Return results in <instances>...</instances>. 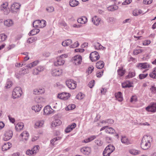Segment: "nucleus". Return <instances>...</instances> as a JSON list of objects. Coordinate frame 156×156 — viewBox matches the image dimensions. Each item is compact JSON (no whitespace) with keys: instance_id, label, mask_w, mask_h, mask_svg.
<instances>
[{"instance_id":"f257e3e1","label":"nucleus","mask_w":156,"mask_h":156,"mask_svg":"<svg viewBox=\"0 0 156 156\" xmlns=\"http://www.w3.org/2000/svg\"><path fill=\"white\" fill-rule=\"evenodd\" d=\"M152 140L151 137L147 135L144 136L141 140L140 147L144 150H146L150 147Z\"/></svg>"},{"instance_id":"f03ea898","label":"nucleus","mask_w":156,"mask_h":156,"mask_svg":"<svg viewBox=\"0 0 156 156\" xmlns=\"http://www.w3.org/2000/svg\"><path fill=\"white\" fill-rule=\"evenodd\" d=\"M115 150V148L113 145H108L105 148L103 152V156H110Z\"/></svg>"},{"instance_id":"7ed1b4c3","label":"nucleus","mask_w":156,"mask_h":156,"mask_svg":"<svg viewBox=\"0 0 156 156\" xmlns=\"http://www.w3.org/2000/svg\"><path fill=\"white\" fill-rule=\"evenodd\" d=\"M22 93L21 88L20 87H16L13 90L12 96L14 98H16L20 97Z\"/></svg>"},{"instance_id":"20e7f679","label":"nucleus","mask_w":156,"mask_h":156,"mask_svg":"<svg viewBox=\"0 0 156 156\" xmlns=\"http://www.w3.org/2000/svg\"><path fill=\"white\" fill-rule=\"evenodd\" d=\"M66 84L67 86L71 89H74L76 86V82L72 80H67L66 81Z\"/></svg>"},{"instance_id":"39448f33","label":"nucleus","mask_w":156,"mask_h":156,"mask_svg":"<svg viewBox=\"0 0 156 156\" xmlns=\"http://www.w3.org/2000/svg\"><path fill=\"white\" fill-rule=\"evenodd\" d=\"M90 58L92 62H94L99 59L100 56L97 51H94L90 54Z\"/></svg>"},{"instance_id":"423d86ee","label":"nucleus","mask_w":156,"mask_h":156,"mask_svg":"<svg viewBox=\"0 0 156 156\" xmlns=\"http://www.w3.org/2000/svg\"><path fill=\"white\" fill-rule=\"evenodd\" d=\"M82 57L80 55H76L72 58V60L74 64L76 65L81 64L82 61Z\"/></svg>"},{"instance_id":"0eeeda50","label":"nucleus","mask_w":156,"mask_h":156,"mask_svg":"<svg viewBox=\"0 0 156 156\" xmlns=\"http://www.w3.org/2000/svg\"><path fill=\"white\" fill-rule=\"evenodd\" d=\"M121 142L126 145H128L132 144V141L125 136H121Z\"/></svg>"},{"instance_id":"6e6552de","label":"nucleus","mask_w":156,"mask_h":156,"mask_svg":"<svg viewBox=\"0 0 156 156\" xmlns=\"http://www.w3.org/2000/svg\"><path fill=\"white\" fill-rule=\"evenodd\" d=\"M70 96V94L69 93L63 92L61 94H58V98L64 100L68 99Z\"/></svg>"},{"instance_id":"1a4fd4ad","label":"nucleus","mask_w":156,"mask_h":156,"mask_svg":"<svg viewBox=\"0 0 156 156\" xmlns=\"http://www.w3.org/2000/svg\"><path fill=\"white\" fill-rule=\"evenodd\" d=\"M147 111L153 112L156 111V102L152 103L150 105L146 108Z\"/></svg>"},{"instance_id":"9d476101","label":"nucleus","mask_w":156,"mask_h":156,"mask_svg":"<svg viewBox=\"0 0 156 156\" xmlns=\"http://www.w3.org/2000/svg\"><path fill=\"white\" fill-rule=\"evenodd\" d=\"M12 136V131L9 130L5 132L4 135L3 139L4 141H7L10 139Z\"/></svg>"},{"instance_id":"9b49d317","label":"nucleus","mask_w":156,"mask_h":156,"mask_svg":"<svg viewBox=\"0 0 156 156\" xmlns=\"http://www.w3.org/2000/svg\"><path fill=\"white\" fill-rule=\"evenodd\" d=\"M21 5L17 3H13L11 5V9L13 13L16 12V10L19 9L20 8Z\"/></svg>"},{"instance_id":"f8f14e48","label":"nucleus","mask_w":156,"mask_h":156,"mask_svg":"<svg viewBox=\"0 0 156 156\" xmlns=\"http://www.w3.org/2000/svg\"><path fill=\"white\" fill-rule=\"evenodd\" d=\"M65 63V61L61 57H58L56 58V60L54 62V65L55 66H58L62 65Z\"/></svg>"},{"instance_id":"ddd939ff","label":"nucleus","mask_w":156,"mask_h":156,"mask_svg":"<svg viewBox=\"0 0 156 156\" xmlns=\"http://www.w3.org/2000/svg\"><path fill=\"white\" fill-rule=\"evenodd\" d=\"M53 112L54 110L48 106L45 107L44 109V114L45 115H49L53 113Z\"/></svg>"},{"instance_id":"4468645a","label":"nucleus","mask_w":156,"mask_h":156,"mask_svg":"<svg viewBox=\"0 0 156 156\" xmlns=\"http://www.w3.org/2000/svg\"><path fill=\"white\" fill-rule=\"evenodd\" d=\"M80 151L84 154L88 155L90 153L91 150L90 148L89 147H84L80 149Z\"/></svg>"},{"instance_id":"2eb2a0df","label":"nucleus","mask_w":156,"mask_h":156,"mask_svg":"<svg viewBox=\"0 0 156 156\" xmlns=\"http://www.w3.org/2000/svg\"><path fill=\"white\" fill-rule=\"evenodd\" d=\"M62 73L61 69H54L52 71L51 74L53 76H60Z\"/></svg>"},{"instance_id":"dca6fc26","label":"nucleus","mask_w":156,"mask_h":156,"mask_svg":"<svg viewBox=\"0 0 156 156\" xmlns=\"http://www.w3.org/2000/svg\"><path fill=\"white\" fill-rule=\"evenodd\" d=\"M76 124L73 123L72 125H69L65 129V132L66 133H69L76 126Z\"/></svg>"},{"instance_id":"f3484780","label":"nucleus","mask_w":156,"mask_h":156,"mask_svg":"<svg viewBox=\"0 0 156 156\" xmlns=\"http://www.w3.org/2000/svg\"><path fill=\"white\" fill-rule=\"evenodd\" d=\"M115 97L116 99L119 101H121L123 100V98L122 95V93L120 92H118L115 94Z\"/></svg>"},{"instance_id":"a211bd4d","label":"nucleus","mask_w":156,"mask_h":156,"mask_svg":"<svg viewBox=\"0 0 156 156\" xmlns=\"http://www.w3.org/2000/svg\"><path fill=\"white\" fill-rule=\"evenodd\" d=\"M100 21L101 19L98 18L96 16H94L92 18V21L94 25L96 26L99 25Z\"/></svg>"},{"instance_id":"6ab92c4d","label":"nucleus","mask_w":156,"mask_h":156,"mask_svg":"<svg viewBox=\"0 0 156 156\" xmlns=\"http://www.w3.org/2000/svg\"><path fill=\"white\" fill-rule=\"evenodd\" d=\"M104 62L102 61H99L96 63V66L98 69H102L104 66Z\"/></svg>"},{"instance_id":"aec40b11","label":"nucleus","mask_w":156,"mask_h":156,"mask_svg":"<svg viewBox=\"0 0 156 156\" xmlns=\"http://www.w3.org/2000/svg\"><path fill=\"white\" fill-rule=\"evenodd\" d=\"M29 136V133L27 131H24L20 135L23 137V141H24V140L25 141H27L28 140Z\"/></svg>"},{"instance_id":"412c9836","label":"nucleus","mask_w":156,"mask_h":156,"mask_svg":"<svg viewBox=\"0 0 156 156\" xmlns=\"http://www.w3.org/2000/svg\"><path fill=\"white\" fill-rule=\"evenodd\" d=\"M77 21L79 23L84 24L87 22V19L86 17L83 16L81 18L78 19Z\"/></svg>"},{"instance_id":"4be33fe9","label":"nucleus","mask_w":156,"mask_h":156,"mask_svg":"<svg viewBox=\"0 0 156 156\" xmlns=\"http://www.w3.org/2000/svg\"><path fill=\"white\" fill-rule=\"evenodd\" d=\"M62 124L61 121L59 119H56L53 121L51 126L52 127H55L59 126Z\"/></svg>"},{"instance_id":"5701e85b","label":"nucleus","mask_w":156,"mask_h":156,"mask_svg":"<svg viewBox=\"0 0 156 156\" xmlns=\"http://www.w3.org/2000/svg\"><path fill=\"white\" fill-rule=\"evenodd\" d=\"M137 67L139 69H146L149 67V65L147 63H140L137 65Z\"/></svg>"},{"instance_id":"b1692460","label":"nucleus","mask_w":156,"mask_h":156,"mask_svg":"<svg viewBox=\"0 0 156 156\" xmlns=\"http://www.w3.org/2000/svg\"><path fill=\"white\" fill-rule=\"evenodd\" d=\"M44 89H35L34 90L33 93L35 95L39 94L44 93Z\"/></svg>"},{"instance_id":"393cba45","label":"nucleus","mask_w":156,"mask_h":156,"mask_svg":"<svg viewBox=\"0 0 156 156\" xmlns=\"http://www.w3.org/2000/svg\"><path fill=\"white\" fill-rule=\"evenodd\" d=\"M69 5L72 7H74L78 5L79 3L76 0H70L69 2Z\"/></svg>"},{"instance_id":"a878e982","label":"nucleus","mask_w":156,"mask_h":156,"mask_svg":"<svg viewBox=\"0 0 156 156\" xmlns=\"http://www.w3.org/2000/svg\"><path fill=\"white\" fill-rule=\"evenodd\" d=\"M11 144L10 143L5 144L2 147V150L5 151L9 149L11 147Z\"/></svg>"},{"instance_id":"bb28decb","label":"nucleus","mask_w":156,"mask_h":156,"mask_svg":"<svg viewBox=\"0 0 156 156\" xmlns=\"http://www.w3.org/2000/svg\"><path fill=\"white\" fill-rule=\"evenodd\" d=\"M40 30L38 29L35 28L31 30L28 34L29 36H33L35 35L38 33Z\"/></svg>"},{"instance_id":"cd10ccee","label":"nucleus","mask_w":156,"mask_h":156,"mask_svg":"<svg viewBox=\"0 0 156 156\" xmlns=\"http://www.w3.org/2000/svg\"><path fill=\"white\" fill-rule=\"evenodd\" d=\"M106 132L109 134H113L115 133V130L112 127H108L106 129Z\"/></svg>"},{"instance_id":"c85d7f7f","label":"nucleus","mask_w":156,"mask_h":156,"mask_svg":"<svg viewBox=\"0 0 156 156\" xmlns=\"http://www.w3.org/2000/svg\"><path fill=\"white\" fill-rule=\"evenodd\" d=\"M41 108V105H35L33 106L32 107V109L34 110L35 112L40 111Z\"/></svg>"},{"instance_id":"c756f323","label":"nucleus","mask_w":156,"mask_h":156,"mask_svg":"<svg viewBox=\"0 0 156 156\" xmlns=\"http://www.w3.org/2000/svg\"><path fill=\"white\" fill-rule=\"evenodd\" d=\"M72 43V41L71 39H68L63 41L62 43V45L64 46H68Z\"/></svg>"},{"instance_id":"7c9ffc66","label":"nucleus","mask_w":156,"mask_h":156,"mask_svg":"<svg viewBox=\"0 0 156 156\" xmlns=\"http://www.w3.org/2000/svg\"><path fill=\"white\" fill-rule=\"evenodd\" d=\"M94 47L95 49L97 50H104L105 48L102 46L99 42H97L96 44L94 45Z\"/></svg>"},{"instance_id":"2f4dec72","label":"nucleus","mask_w":156,"mask_h":156,"mask_svg":"<svg viewBox=\"0 0 156 156\" xmlns=\"http://www.w3.org/2000/svg\"><path fill=\"white\" fill-rule=\"evenodd\" d=\"M122 86L123 88H129L132 86L131 83L129 81L122 83Z\"/></svg>"},{"instance_id":"473e14b6","label":"nucleus","mask_w":156,"mask_h":156,"mask_svg":"<svg viewBox=\"0 0 156 156\" xmlns=\"http://www.w3.org/2000/svg\"><path fill=\"white\" fill-rule=\"evenodd\" d=\"M4 24L7 27H10L13 25V23L12 20L9 19L5 21Z\"/></svg>"},{"instance_id":"72a5a7b5","label":"nucleus","mask_w":156,"mask_h":156,"mask_svg":"<svg viewBox=\"0 0 156 156\" xmlns=\"http://www.w3.org/2000/svg\"><path fill=\"white\" fill-rule=\"evenodd\" d=\"M150 76L154 79H156V67L154 68L153 72L149 75Z\"/></svg>"},{"instance_id":"f704fd0d","label":"nucleus","mask_w":156,"mask_h":156,"mask_svg":"<svg viewBox=\"0 0 156 156\" xmlns=\"http://www.w3.org/2000/svg\"><path fill=\"white\" fill-rule=\"evenodd\" d=\"M23 125L22 123H18L16 126V129L17 131L21 130L23 128Z\"/></svg>"},{"instance_id":"c9c22d12","label":"nucleus","mask_w":156,"mask_h":156,"mask_svg":"<svg viewBox=\"0 0 156 156\" xmlns=\"http://www.w3.org/2000/svg\"><path fill=\"white\" fill-rule=\"evenodd\" d=\"M117 72L118 75L121 76H122L125 73V71L123 69L122 67L121 68L119 69Z\"/></svg>"},{"instance_id":"e433bc0d","label":"nucleus","mask_w":156,"mask_h":156,"mask_svg":"<svg viewBox=\"0 0 156 156\" xmlns=\"http://www.w3.org/2000/svg\"><path fill=\"white\" fill-rule=\"evenodd\" d=\"M142 12V11L141 10L139 9H136L134 10L133 11V14L134 16H137Z\"/></svg>"},{"instance_id":"4c0bfd02","label":"nucleus","mask_w":156,"mask_h":156,"mask_svg":"<svg viewBox=\"0 0 156 156\" xmlns=\"http://www.w3.org/2000/svg\"><path fill=\"white\" fill-rule=\"evenodd\" d=\"M40 20H37L34 21L33 24V27L35 28H39Z\"/></svg>"},{"instance_id":"58836bf2","label":"nucleus","mask_w":156,"mask_h":156,"mask_svg":"<svg viewBox=\"0 0 156 156\" xmlns=\"http://www.w3.org/2000/svg\"><path fill=\"white\" fill-rule=\"evenodd\" d=\"M39 28H43L46 25V22L44 20H40Z\"/></svg>"},{"instance_id":"ea45409f","label":"nucleus","mask_w":156,"mask_h":156,"mask_svg":"<svg viewBox=\"0 0 156 156\" xmlns=\"http://www.w3.org/2000/svg\"><path fill=\"white\" fill-rule=\"evenodd\" d=\"M44 123V121H39L36 122L35 126L38 128L41 127Z\"/></svg>"},{"instance_id":"a19ab883","label":"nucleus","mask_w":156,"mask_h":156,"mask_svg":"<svg viewBox=\"0 0 156 156\" xmlns=\"http://www.w3.org/2000/svg\"><path fill=\"white\" fill-rule=\"evenodd\" d=\"M7 37V36L4 34H0V42L5 41Z\"/></svg>"},{"instance_id":"79ce46f5","label":"nucleus","mask_w":156,"mask_h":156,"mask_svg":"<svg viewBox=\"0 0 156 156\" xmlns=\"http://www.w3.org/2000/svg\"><path fill=\"white\" fill-rule=\"evenodd\" d=\"M130 153L132 154L136 155L140 154V151L137 150H133L130 151Z\"/></svg>"},{"instance_id":"37998d69","label":"nucleus","mask_w":156,"mask_h":156,"mask_svg":"<svg viewBox=\"0 0 156 156\" xmlns=\"http://www.w3.org/2000/svg\"><path fill=\"white\" fill-rule=\"evenodd\" d=\"M118 7L115 5H112L109 6L108 8V10L110 11H113L117 10Z\"/></svg>"},{"instance_id":"c03bdc74","label":"nucleus","mask_w":156,"mask_h":156,"mask_svg":"<svg viewBox=\"0 0 156 156\" xmlns=\"http://www.w3.org/2000/svg\"><path fill=\"white\" fill-rule=\"evenodd\" d=\"M96 137L95 136H92L89 137L88 139L84 140V142L85 143L89 142L95 139Z\"/></svg>"},{"instance_id":"a18cd8bd","label":"nucleus","mask_w":156,"mask_h":156,"mask_svg":"<svg viewBox=\"0 0 156 156\" xmlns=\"http://www.w3.org/2000/svg\"><path fill=\"white\" fill-rule=\"evenodd\" d=\"M37 40V37H31L28 39V40H27V42L29 43H31Z\"/></svg>"},{"instance_id":"49530a36","label":"nucleus","mask_w":156,"mask_h":156,"mask_svg":"<svg viewBox=\"0 0 156 156\" xmlns=\"http://www.w3.org/2000/svg\"><path fill=\"white\" fill-rule=\"evenodd\" d=\"M103 69L101 70V71H97L96 74L97 77L98 78L101 77L103 75Z\"/></svg>"},{"instance_id":"de8ad7c7","label":"nucleus","mask_w":156,"mask_h":156,"mask_svg":"<svg viewBox=\"0 0 156 156\" xmlns=\"http://www.w3.org/2000/svg\"><path fill=\"white\" fill-rule=\"evenodd\" d=\"M61 139L60 137H56L51 140L50 141V143L52 145H54L55 142L57 140Z\"/></svg>"},{"instance_id":"09e8293b","label":"nucleus","mask_w":156,"mask_h":156,"mask_svg":"<svg viewBox=\"0 0 156 156\" xmlns=\"http://www.w3.org/2000/svg\"><path fill=\"white\" fill-rule=\"evenodd\" d=\"M76 106L75 105L73 104L69 105L66 108V110H71L74 109L75 108Z\"/></svg>"},{"instance_id":"8fccbe9b","label":"nucleus","mask_w":156,"mask_h":156,"mask_svg":"<svg viewBox=\"0 0 156 156\" xmlns=\"http://www.w3.org/2000/svg\"><path fill=\"white\" fill-rule=\"evenodd\" d=\"M135 73L133 72H130L129 73L128 75L126 76V78H130L134 76Z\"/></svg>"},{"instance_id":"3c124183","label":"nucleus","mask_w":156,"mask_h":156,"mask_svg":"<svg viewBox=\"0 0 156 156\" xmlns=\"http://www.w3.org/2000/svg\"><path fill=\"white\" fill-rule=\"evenodd\" d=\"M84 95L81 93H79L76 96V98L79 100H81L83 98Z\"/></svg>"},{"instance_id":"603ef678","label":"nucleus","mask_w":156,"mask_h":156,"mask_svg":"<svg viewBox=\"0 0 156 156\" xmlns=\"http://www.w3.org/2000/svg\"><path fill=\"white\" fill-rule=\"evenodd\" d=\"M12 85V82L9 80H8L7 81L6 84V86H5L6 88H9Z\"/></svg>"},{"instance_id":"864d4df0","label":"nucleus","mask_w":156,"mask_h":156,"mask_svg":"<svg viewBox=\"0 0 156 156\" xmlns=\"http://www.w3.org/2000/svg\"><path fill=\"white\" fill-rule=\"evenodd\" d=\"M143 51H144V50L142 49H139L134 50L133 51V54L134 55H137L139 54V53H140L142 52Z\"/></svg>"},{"instance_id":"5fc2aeb1","label":"nucleus","mask_w":156,"mask_h":156,"mask_svg":"<svg viewBox=\"0 0 156 156\" xmlns=\"http://www.w3.org/2000/svg\"><path fill=\"white\" fill-rule=\"evenodd\" d=\"M19 72L20 74H21L22 76L27 73V71L26 69L25 68H23L22 69H21L20 70Z\"/></svg>"},{"instance_id":"6e6d98bb","label":"nucleus","mask_w":156,"mask_h":156,"mask_svg":"<svg viewBox=\"0 0 156 156\" xmlns=\"http://www.w3.org/2000/svg\"><path fill=\"white\" fill-rule=\"evenodd\" d=\"M39 147V146H34L33 149H32L34 154L36 153L38 151Z\"/></svg>"},{"instance_id":"4d7b16f0","label":"nucleus","mask_w":156,"mask_h":156,"mask_svg":"<svg viewBox=\"0 0 156 156\" xmlns=\"http://www.w3.org/2000/svg\"><path fill=\"white\" fill-rule=\"evenodd\" d=\"M95 84V81L94 80H93L90 81L88 84V86L90 88H92L94 86Z\"/></svg>"},{"instance_id":"13d9d810","label":"nucleus","mask_w":156,"mask_h":156,"mask_svg":"<svg viewBox=\"0 0 156 156\" xmlns=\"http://www.w3.org/2000/svg\"><path fill=\"white\" fill-rule=\"evenodd\" d=\"M79 45V44L78 43V41H76V42H75L74 44H73L71 45V46H70V47L71 48H74L76 47H77Z\"/></svg>"},{"instance_id":"bf43d9fd","label":"nucleus","mask_w":156,"mask_h":156,"mask_svg":"<svg viewBox=\"0 0 156 156\" xmlns=\"http://www.w3.org/2000/svg\"><path fill=\"white\" fill-rule=\"evenodd\" d=\"M46 10L49 12H52L54 11V8L53 7L50 6L47 8L46 9Z\"/></svg>"},{"instance_id":"052dcab7","label":"nucleus","mask_w":156,"mask_h":156,"mask_svg":"<svg viewBox=\"0 0 156 156\" xmlns=\"http://www.w3.org/2000/svg\"><path fill=\"white\" fill-rule=\"evenodd\" d=\"M150 90L152 93L154 94L156 93V87H155L154 86H152Z\"/></svg>"},{"instance_id":"680f3d73","label":"nucleus","mask_w":156,"mask_h":156,"mask_svg":"<svg viewBox=\"0 0 156 156\" xmlns=\"http://www.w3.org/2000/svg\"><path fill=\"white\" fill-rule=\"evenodd\" d=\"M108 22L110 23H113L115 22V19L112 17H109L107 18Z\"/></svg>"},{"instance_id":"e2e57ef3","label":"nucleus","mask_w":156,"mask_h":156,"mask_svg":"<svg viewBox=\"0 0 156 156\" xmlns=\"http://www.w3.org/2000/svg\"><path fill=\"white\" fill-rule=\"evenodd\" d=\"M152 2V0H144L143 3L144 4L148 5L151 4Z\"/></svg>"},{"instance_id":"0e129e2a","label":"nucleus","mask_w":156,"mask_h":156,"mask_svg":"<svg viewBox=\"0 0 156 156\" xmlns=\"http://www.w3.org/2000/svg\"><path fill=\"white\" fill-rule=\"evenodd\" d=\"M148 74L147 73L146 74H141L139 75V78L140 79H142L146 77L147 76Z\"/></svg>"},{"instance_id":"69168bd1","label":"nucleus","mask_w":156,"mask_h":156,"mask_svg":"<svg viewBox=\"0 0 156 156\" xmlns=\"http://www.w3.org/2000/svg\"><path fill=\"white\" fill-rule=\"evenodd\" d=\"M94 69V67L91 66H89L88 68V73H91Z\"/></svg>"},{"instance_id":"338daca9","label":"nucleus","mask_w":156,"mask_h":156,"mask_svg":"<svg viewBox=\"0 0 156 156\" xmlns=\"http://www.w3.org/2000/svg\"><path fill=\"white\" fill-rule=\"evenodd\" d=\"M37 70L39 72L42 71L44 70V68L43 67L41 66H39L36 68Z\"/></svg>"},{"instance_id":"774afa93","label":"nucleus","mask_w":156,"mask_h":156,"mask_svg":"<svg viewBox=\"0 0 156 156\" xmlns=\"http://www.w3.org/2000/svg\"><path fill=\"white\" fill-rule=\"evenodd\" d=\"M26 154H27L28 155H30L32 154H34V153H33L32 150H28L26 152Z\"/></svg>"}]
</instances>
